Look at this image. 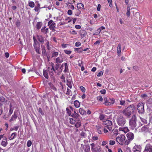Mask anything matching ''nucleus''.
I'll list each match as a JSON object with an SVG mask.
<instances>
[{
    "mask_svg": "<svg viewBox=\"0 0 152 152\" xmlns=\"http://www.w3.org/2000/svg\"><path fill=\"white\" fill-rule=\"evenodd\" d=\"M18 117V114L17 112H14L13 114L12 115L11 118L9 120V121L12 122L15 120Z\"/></svg>",
    "mask_w": 152,
    "mask_h": 152,
    "instance_id": "obj_16",
    "label": "nucleus"
},
{
    "mask_svg": "<svg viewBox=\"0 0 152 152\" xmlns=\"http://www.w3.org/2000/svg\"><path fill=\"white\" fill-rule=\"evenodd\" d=\"M116 122L117 124L120 126H123L126 122V118L122 115H119L117 118Z\"/></svg>",
    "mask_w": 152,
    "mask_h": 152,
    "instance_id": "obj_3",
    "label": "nucleus"
},
{
    "mask_svg": "<svg viewBox=\"0 0 152 152\" xmlns=\"http://www.w3.org/2000/svg\"><path fill=\"white\" fill-rule=\"evenodd\" d=\"M141 149L142 147L140 145H135L133 147L132 150L133 152H141Z\"/></svg>",
    "mask_w": 152,
    "mask_h": 152,
    "instance_id": "obj_13",
    "label": "nucleus"
},
{
    "mask_svg": "<svg viewBox=\"0 0 152 152\" xmlns=\"http://www.w3.org/2000/svg\"><path fill=\"white\" fill-rule=\"evenodd\" d=\"M104 115H101L99 117V119L100 120H103V121H104Z\"/></svg>",
    "mask_w": 152,
    "mask_h": 152,
    "instance_id": "obj_61",
    "label": "nucleus"
},
{
    "mask_svg": "<svg viewBox=\"0 0 152 152\" xmlns=\"http://www.w3.org/2000/svg\"><path fill=\"white\" fill-rule=\"evenodd\" d=\"M32 144V142L31 141L28 140V141L27 143V145L28 147H29L31 146Z\"/></svg>",
    "mask_w": 152,
    "mask_h": 152,
    "instance_id": "obj_54",
    "label": "nucleus"
},
{
    "mask_svg": "<svg viewBox=\"0 0 152 152\" xmlns=\"http://www.w3.org/2000/svg\"><path fill=\"white\" fill-rule=\"evenodd\" d=\"M118 130L120 131H123L125 133H126L129 131L128 128L126 127L119 128Z\"/></svg>",
    "mask_w": 152,
    "mask_h": 152,
    "instance_id": "obj_19",
    "label": "nucleus"
},
{
    "mask_svg": "<svg viewBox=\"0 0 152 152\" xmlns=\"http://www.w3.org/2000/svg\"><path fill=\"white\" fill-rule=\"evenodd\" d=\"M5 98L4 97L2 96L0 97V107L2 106L3 103L5 102Z\"/></svg>",
    "mask_w": 152,
    "mask_h": 152,
    "instance_id": "obj_30",
    "label": "nucleus"
},
{
    "mask_svg": "<svg viewBox=\"0 0 152 152\" xmlns=\"http://www.w3.org/2000/svg\"><path fill=\"white\" fill-rule=\"evenodd\" d=\"M104 103L105 105L106 106L111 105L110 102L109 101V100H107L106 97L104 98Z\"/></svg>",
    "mask_w": 152,
    "mask_h": 152,
    "instance_id": "obj_27",
    "label": "nucleus"
},
{
    "mask_svg": "<svg viewBox=\"0 0 152 152\" xmlns=\"http://www.w3.org/2000/svg\"><path fill=\"white\" fill-rule=\"evenodd\" d=\"M64 64L65 66V69L64 71V72H66L68 70V65H67V63H65Z\"/></svg>",
    "mask_w": 152,
    "mask_h": 152,
    "instance_id": "obj_42",
    "label": "nucleus"
},
{
    "mask_svg": "<svg viewBox=\"0 0 152 152\" xmlns=\"http://www.w3.org/2000/svg\"><path fill=\"white\" fill-rule=\"evenodd\" d=\"M8 144V142L7 141V139L5 137L3 139L1 142V145L2 146L4 147H6Z\"/></svg>",
    "mask_w": 152,
    "mask_h": 152,
    "instance_id": "obj_18",
    "label": "nucleus"
},
{
    "mask_svg": "<svg viewBox=\"0 0 152 152\" xmlns=\"http://www.w3.org/2000/svg\"><path fill=\"white\" fill-rule=\"evenodd\" d=\"M77 7L78 9H80L81 8L84 9V5L83 4L78 3L77 4Z\"/></svg>",
    "mask_w": 152,
    "mask_h": 152,
    "instance_id": "obj_26",
    "label": "nucleus"
},
{
    "mask_svg": "<svg viewBox=\"0 0 152 152\" xmlns=\"http://www.w3.org/2000/svg\"><path fill=\"white\" fill-rule=\"evenodd\" d=\"M34 49H35V50L36 51L37 53L39 54H40V46H35L34 47Z\"/></svg>",
    "mask_w": 152,
    "mask_h": 152,
    "instance_id": "obj_35",
    "label": "nucleus"
},
{
    "mask_svg": "<svg viewBox=\"0 0 152 152\" xmlns=\"http://www.w3.org/2000/svg\"><path fill=\"white\" fill-rule=\"evenodd\" d=\"M110 100L111 102V105H112L115 103V99L113 98H110Z\"/></svg>",
    "mask_w": 152,
    "mask_h": 152,
    "instance_id": "obj_56",
    "label": "nucleus"
},
{
    "mask_svg": "<svg viewBox=\"0 0 152 152\" xmlns=\"http://www.w3.org/2000/svg\"><path fill=\"white\" fill-rule=\"evenodd\" d=\"M67 13L68 15H71L72 14V11L71 10H68Z\"/></svg>",
    "mask_w": 152,
    "mask_h": 152,
    "instance_id": "obj_62",
    "label": "nucleus"
},
{
    "mask_svg": "<svg viewBox=\"0 0 152 152\" xmlns=\"http://www.w3.org/2000/svg\"><path fill=\"white\" fill-rule=\"evenodd\" d=\"M79 112L81 115H84L86 113L85 111L82 108L79 109Z\"/></svg>",
    "mask_w": 152,
    "mask_h": 152,
    "instance_id": "obj_40",
    "label": "nucleus"
},
{
    "mask_svg": "<svg viewBox=\"0 0 152 152\" xmlns=\"http://www.w3.org/2000/svg\"><path fill=\"white\" fill-rule=\"evenodd\" d=\"M42 25V23L41 22H38L36 25V27L37 29H39L41 27Z\"/></svg>",
    "mask_w": 152,
    "mask_h": 152,
    "instance_id": "obj_37",
    "label": "nucleus"
},
{
    "mask_svg": "<svg viewBox=\"0 0 152 152\" xmlns=\"http://www.w3.org/2000/svg\"><path fill=\"white\" fill-rule=\"evenodd\" d=\"M113 133L114 135L116 136L118 134V131L117 129L113 130Z\"/></svg>",
    "mask_w": 152,
    "mask_h": 152,
    "instance_id": "obj_63",
    "label": "nucleus"
},
{
    "mask_svg": "<svg viewBox=\"0 0 152 152\" xmlns=\"http://www.w3.org/2000/svg\"><path fill=\"white\" fill-rule=\"evenodd\" d=\"M66 111L67 113L70 116L71 115V111L68 107L66 108Z\"/></svg>",
    "mask_w": 152,
    "mask_h": 152,
    "instance_id": "obj_45",
    "label": "nucleus"
},
{
    "mask_svg": "<svg viewBox=\"0 0 152 152\" xmlns=\"http://www.w3.org/2000/svg\"><path fill=\"white\" fill-rule=\"evenodd\" d=\"M38 111L42 115H44V114L43 112L42 111V109L41 108H39L38 110Z\"/></svg>",
    "mask_w": 152,
    "mask_h": 152,
    "instance_id": "obj_51",
    "label": "nucleus"
},
{
    "mask_svg": "<svg viewBox=\"0 0 152 152\" xmlns=\"http://www.w3.org/2000/svg\"><path fill=\"white\" fill-rule=\"evenodd\" d=\"M33 39L34 41V43L33 44L34 47H35L37 46L39 47V46H40L39 43L37 41L35 37H33Z\"/></svg>",
    "mask_w": 152,
    "mask_h": 152,
    "instance_id": "obj_22",
    "label": "nucleus"
},
{
    "mask_svg": "<svg viewBox=\"0 0 152 152\" xmlns=\"http://www.w3.org/2000/svg\"><path fill=\"white\" fill-rule=\"evenodd\" d=\"M75 50L77 51L78 53H80L82 52L83 49L82 48L80 47V48H75Z\"/></svg>",
    "mask_w": 152,
    "mask_h": 152,
    "instance_id": "obj_44",
    "label": "nucleus"
},
{
    "mask_svg": "<svg viewBox=\"0 0 152 152\" xmlns=\"http://www.w3.org/2000/svg\"><path fill=\"white\" fill-rule=\"evenodd\" d=\"M147 97H148V95H147V94H142V95H141V97L142 98L145 99Z\"/></svg>",
    "mask_w": 152,
    "mask_h": 152,
    "instance_id": "obj_59",
    "label": "nucleus"
},
{
    "mask_svg": "<svg viewBox=\"0 0 152 152\" xmlns=\"http://www.w3.org/2000/svg\"><path fill=\"white\" fill-rule=\"evenodd\" d=\"M49 72H48V70H43V75L47 79H48V73Z\"/></svg>",
    "mask_w": 152,
    "mask_h": 152,
    "instance_id": "obj_25",
    "label": "nucleus"
},
{
    "mask_svg": "<svg viewBox=\"0 0 152 152\" xmlns=\"http://www.w3.org/2000/svg\"><path fill=\"white\" fill-rule=\"evenodd\" d=\"M72 18L71 17H69L66 18L65 20H68L67 23H70L72 20Z\"/></svg>",
    "mask_w": 152,
    "mask_h": 152,
    "instance_id": "obj_46",
    "label": "nucleus"
},
{
    "mask_svg": "<svg viewBox=\"0 0 152 152\" xmlns=\"http://www.w3.org/2000/svg\"><path fill=\"white\" fill-rule=\"evenodd\" d=\"M49 85L51 88L53 89L54 91H57L56 88L52 83L50 82L49 83Z\"/></svg>",
    "mask_w": 152,
    "mask_h": 152,
    "instance_id": "obj_32",
    "label": "nucleus"
},
{
    "mask_svg": "<svg viewBox=\"0 0 152 152\" xmlns=\"http://www.w3.org/2000/svg\"><path fill=\"white\" fill-rule=\"evenodd\" d=\"M135 108L134 104L130 105L123 110L122 113L127 118H129L131 114L134 112Z\"/></svg>",
    "mask_w": 152,
    "mask_h": 152,
    "instance_id": "obj_2",
    "label": "nucleus"
},
{
    "mask_svg": "<svg viewBox=\"0 0 152 152\" xmlns=\"http://www.w3.org/2000/svg\"><path fill=\"white\" fill-rule=\"evenodd\" d=\"M80 89L81 90V91L83 92L84 93L86 92V88L84 87L83 86H80Z\"/></svg>",
    "mask_w": 152,
    "mask_h": 152,
    "instance_id": "obj_52",
    "label": "nucleus"
},
{
    "mask_svg": "<svg viewBox=\"0 0 152 152\" xmlns=\"http://www.w3.org/2000/svg\"><path fill=\"white\" fill-rule=\"evenodd\" d=\"M51 57L53 58L54 57H57L58 55V52H56L55 51H53L52 52Z\"/></svg>",
    "mask_w": 152,
    "mask_h": 152,
    "instance_id": "obj_36",
    "label": "nucleus"
},
{
    "mask_svg": "<svg viewBox=\"0 0 152 152\" xmlns=\"http://www.w3.org/2000/svg\"><path fill=\"white\" fill-rule=\"evenodd\" d=\"M127 137V139L124 142L125 145H128L129 144L131 141L134 138V134L132 132H129L126 135Z\"/></svg>",
    "mask_w": 152,
    "mask_h": 152,
    "instance_id": "obj_6",
    "label": "nucleus"
},
{
    "mask_svg": "<svg viewBox=\"0 0 152 152\" xmlns=\"http://www.w3.org/2000/svg\"><path fill=\"white\" fill-rule=\"evenodd\" d=\"M115 143V141L114 140H110L109 141V144L111 145H114Z\"/></svg>",
    "mask_w": 152,
    "mask_h": 152,
    "instance_id": "obj_58",
    "label": "nucleus"
},
{
    "mask_svg": "<svg viewBox=\"0 0 152 152\" xmlns=\"http://www.w3.org/2000/svg\"><path fill=\"white\" fill-rule=\"evenodd\" d=\"M117 53L118 56L120 55L121 50V45L120 44H119L117 49Z\"/></svg>",
    "mask_w": 152,
    "mask_h": 152,
    "instance_id": "obj_24",
    "label": "nucleus"
},
{
    "mask_svg": "<svg viewBox=\"0 0 152 152\" xmlns=\"http://www.w3.org/2000/svg\"><path fill=\"white\" fill-rule=\"evenodd\" d=\"M80 148L82 151L84 150L85 152H90V146L89 145H83V144H81Z\"/></svg>",
    "mask_w": 152,
    "mask_h": 152,
    "instance_id": "obj_11",
    "label": "nucleus"
},
{
    "mask_svg": "<svg viewBox=\"0 0 152 152\" xmlns=\"http://www.w3.org/2000/svg\"><path fill=\"white\" fill-rule=\"evenodd\" d=\"M48 26H49V28L50 30L52 31H53L55 30L56 28V24L52 20H50L48 23Z\"/></svg>",
    "mask_w": 152,
    "mask_h": 152,
    "instance_id": "obj_10",
    "label": "nucleus"
},
{
    "mask_svg": "<svg viewBox=\"0 0 152 152\" xmlns=\"http://www.w3.org/2000/svg\"><path fill=\"white\" fill-rule=\"evenodd\" d=\"M74 105L76 108H78L80 106V103L78 100H76L74 102Z\"/></svg>",
    "mask_w": 152,
    "mask_h": 152,
    "instance_id": "obj_31",
    "label": "nucleus"
},
{
    "mask_svg": "<svg viewBox=\"0 0 152 152\" xmlns=\"http://www.w3.org/2000/svg\"><path fill=\"white\" fill-rule=\"evenodd\" d=\"M13 108L12 107V104H10V110L9 111V115H10L13 113Z\"/></svg>",
    "mask_w": 152,
    "mask_h": 152,
    "instance_id": "obj_29",
    "label": "nucleus"
},
{
    "mask_svg": "<svg viewBox=\"0 0 152 152\" xmlns=\"http://www.w3.org/2000/svg\"><path fill=\"white\" fill-rule=\"evenodd\" d=\"M81 13V11L79 9H76L75 15L76 16H79Z\"/></svg>",
    "mask_w": 152,
    "mask_h": 152,
    "instance_id": "obj_39",
    "label": "nucleus"
},
{
    "mask_svg": "<svg viewBox=\"0 0 152 152\" xmlns=\"http://www.w3.org/2000/svg\"><path fill=\"white\" fill-rule=\"evenodd\" d=\"M103 72H104L103 71L100 72L98 73L97 76L98 77H100L101 76H102L103 75Z\"/></svg>",
    "mask_w": 152,
    "mask_h": 152,
    "instance_id": "obj_60",
    "label": "nucleus"
},
{
    "mask_svg": "<svg viewBox=\"0 0 152 152\" xmlns=\"http://www.w3.org/2000/svg\"><path fill=\"white\" fill-rule=\"evenodd\" d=\"M144 104L142 102L139 103L137 106V109L138 110V113H142L144 111Z\"/></svg>",
    "mask_w": 152,
    "mask_h": 152,
    "instance_id": "obj_8",
    "label": "nucleus"
},
{
    "mask_svg": "<svg viewBox=\"0 0 152 152\" xmlns=\"http://www.w3.org/2000/svg\"><path fill=\"white\" fill-rule=\"evenodd\" d=\"M79 33L80 35L81 38L82 39L85 37L87 33L84 30L81 29Z\"/></svg>",
    "mask_w": 152,
    "mask_h": 152,
    "instance_id": "obj_17",
    "label": "nucleus"
},
{
    "mask_svg": "<svg viewBox=\"0 0 152 152\" xmlns=\"http://www.w3.org/2000/svg\"><path fill=\"white\" fill-rule=\"evenodd\" d=\"M91 149L92 152H100V147L96 146L94 143L90 144Z\"/></svg>",
    "mask_w": 152,
    "mask_h": 152,
    "instance_id": "obj_9",
    "label": "nucleus"
},
{
    "mask_svg": "<svg viewBox=\"0 0 152 152\" xmlns=\"http://www.w3.org/2000/svg\"><path fill=\"white\" fill-rule=\"evenodd\" d=\"M69 33L72 35H75L77 34V32L74 30L71 29Z\"/></svg>",
    "mask_w": 152,
    "mask_h": 152,
    "instance_id": "obj_38",
    "label": "nucleus"
},
{
    "mask_svg": "<svg viewBox=\"0 0 152 152\" xmlns=\"http://www.w3.org/2000/svg\"><path fill=\"white\" fill-rule=\"evenodd\" d=\"M37 38L38 41L42 44L44 43V38L41 35H37Z\"/></svg>",
    "mask_w": 152,
    "mask_h": 152,
    "instance_id": "obj_20",
    "label": "nucleus"
},
{
    "mask_svg": "<svg viewBox=\"0 0 152 152\" xmlns=\"http://www.w3.org/2000/svg\"><path fill=\"white\" fill-rule=\"evenodd\" d=\"M73 84L72 82L70 80H66V85L70 89H71L72 87V84Z\"/></svg>",
    "mask_w": 152,
    "mask_h": 152,
    "instance_id": "obj_23",
    "label": "nucleus"
},
{
    "mask_svg": "<svg viewBox=\"0 0 152 152\" xmlns=\"http://www.w3.org/2000/svg\"><path fill=\"white\" fill-rule=\"evenodd\" d=\"M97 99L99 100L100 101H102L103 100V98L102 96H99L97 97Z\"/></svg>",
    "mask_w": 152,
    "mask_h": 152,
    "instance_id": "obj_64",
    "label": "nucleus"
},
{
    "mask_svg": "<svg viewBox=\"0 0 152 152\" xmlns=\"http://www.w3.org/2000/svg\"><path fill=\"white\" fill-rule=\"evenodd\" d=\"M80 136L82 138L86 137V134L84 132H82L80 133Z\"/></svg>",
    "mask_w": 152,
    "mask_h": 152,
    "instance_id": "obj_47",
    "label": "nucleus"
},
{
    "mask_svg": "<svg viewBox=\"0 0 152 152\" xmlns=\"http://www.w3.org/2000/svg\"><path fill=\"white\" fill-rule=\"evenodd\" d=\"M28 5L30 7L33 8L35 6V4L33 1H29L28 2Z\"/></svg>",
    "mask_w": 152,
    "mask_h": 152,
    "instance_id": "obj_34",
    "label": "nucleus"
},
{
    "mask_svg": "<svg viewBox=\"0 0 152 152\" xmlns=\"http://www.w3.org/2000/svg\"><path fill=\"white\" fill-rule=\"evenodd\" d=\"M56 61L57 63H61L63 62V59L61 57H58L56 58Z\"/></svg>",
    "mask_w": 152,
    "mask_h": 152,
    "instance_id": "obj_33",
    "label": "nucleus"
},
{
    "mask_svg": "<svg viewBox=\"0 0 152 152\" xmlns=\"http://www.w3.org/2000/svg\"><path fill=\"white\" fill-rule=\"evenodd\" d=\"M97 129V132L99 134H101L102 133L103 129L100 126H99L96 127Z\"/></svg>",
    "mask_w": 152,
    "mask_h": 152,
    "instance_id": "obj_28",
    "label": "nucleus"
},
{
    "mask_svg": "<svg viewBox=\"0 0 152 152\" xmlns=\"http://www.w3.org/2000/svg\"><path fill=\"white\" fill-rule=\"evenodd\" d=\"M133 69L135 71H138V70H139V67L138 66H133Z\"/></svg>",
    "mask_w": 152,
    "mask_h": 152,
    "instance_id": "obj_50",
    "label": "nucleus"
},
{
    "mask_svg": "<svg viewBox=\"0 0 152 152\" xmlns=\"http://www.w3.org/2000/svg\"><path fill=\"white\" fill-rule=\"evenodd\" d=\"M15 24L18 27H19L21 25L20 22L19 20H18L15 22Z\"/></svg>",
    "mask_w": 152,
    "mask_h": 152,
    "instance_id": "obj_49",
    "label": "nucleus"
},
{
    "mask_svg": "<svg viewBox=\"0 0 152 152\" xmlns=\"http://www.w3.org/2000/svg\"><path fill=\"white\" fill-rule=\"evenodd\" d=\"M149 128L148 125H145L142 127L140 130V132L145 134L149 131Z\"/></svg>",
    "mask_w": 152,
    "mask_h": 152,
    "instance_id": "obj_14",
    "label": "nucleus"
},
{
    "mask_svg": "<svg viewBox=\"0 0 152 152\" xmlns=\"http://www.w3.org/2000/svg\"><path fill=\"white\" fill-rule=\"evenodd\" d=\"M42 8H39L35 6L34 10L35 12H37L38 13L40 12V10Z\"/></svg>",
    "mask_w": 152,
    "mask_h": 152,
    "instance_id": "obj_43",
    "label": "nucleus"
},
{
    "mask_svg": "<svg viewBox=\"0 0 152 152\" xmlns=\"http://www.w3.org/2000/svg\"><path fill=\"white\" fill-rule=\"evenodd\" d=\"M41 31L44 34H46L48 32V28H46L45 26H44L41 29Z\"/></svg>",
    "mask_w": 152,
    "mask_h": 152,
    "instance_id": "obj_21",
    "label": "nucleus"
},
{
    "mask_svg": "<svg viewBox=\"0 0 152 152\" xmlns=\"http://www.w3.org/2000/svg\"><path fill=\"white\" fill-rule=\"evenodd\" d=\"M49 42L48 41H47L46 44V47L47 48V49L48 50H50L51 49L50 47L49 46Z\"/></svg>",
    "mask_w": 152,
    "mask_h": 152,
    "instance_id": "obj_48",
    "label": "nucleus"
},
{
    "mask_svg": "<svg viewBox=\"0 0 152 152\" xmlns=\"http://www.w3.org/2000/svg\"><path fill=\"white\" fill-rule=\"evenodd\" d=\"M136 121L137 118L135 115H134L131 119L129 120V126L132 129H134L136 126Z\"/></svg>",
    "mask_w": 152,
    "mask_h": 152,
    "instance_id": "obj_5",
    "label": "nucleus"
},
{
    "mask_svg": "<svg viewBox=\"0 0 152 152\" xmlns=\"http://www.w3.org/2000/svg\"><path fill=\"white\" fill-rule=\"evenodd\" d=\"M126 137L123 134H121L119 135L116 139V141L120 144L122 145L124 144V142L125 140Z\"/></svg>",
    "mask_w": 152,
    "mask_h": 152,
    "instance_id": "obj_7",
    "label": "nucleus"
},
{
    "mask_svg": "<svg viewBox=\"0 0 152 152\" xmlns=\"http://www.w3.org/2000/svg\"><path fill=\"white\" fill-rule=\"evenodd\" d=\"M140 119L142 122L144 124H145L147 123V120L141 117H140Z\"/></svg>",
    "mask_w": 152,
    "mask_h": 152,
    "instance_id": "obj_57",
    "label": "nucleus"
},
{
    "mask_svg": "<svg viewBox=\"0 0 152 152\" xmlns=\"http://www.w3.org/2000/svg\"><path fill=\"white\" fill-rule=\"evenodd\" d=\"M142 152H152V145L149 143L147 144Z\"/></svg>",
    "mask_w": 152,
    "mask_h": 152,
    "instance_id": "obj_12",
    "label": "nucleus"
},
{
    "mask_svg": "<svg viewBox=\"0 0 152 152\" xmlns=\"http://www.w3.org/2000/svg\"><path fill=\"white\" fill-rule=\"evenodd\" d=\"M80 115L76 113L75 111H74V113L72 114L71 116L72 118H69V122L71 124H74L76 128H79L81 126V122L80 119L78 118Z\"/></svg>",
    "mask_w": 152,
    "mask_h": 152,
    "instance_id": "obj_1",
    "label": "nucleus"
},
{
    "mask_svg": "<svg viewBox=\"0 0 152 152\" xmlns=\"http://www.w3.org/2000/svg\"><path fill=\"white\" fill-rule=\"evenodd\" d=\"M66 94L69 95L70 96H71L72 95V93L71 91L68 88H67V92L66 93Z\"/></svg>",
    "mask_w": 152,
    "mask_h": 152,
    "instance_id": "obj_41",
    "label": "nucleus"
},
{
    "mask_svg": "<svg viewBox=\"0 0 152 152\" xmlns=\"http://www.w3.org/2000/svg\"><path fill=\"white\" fill-rule=\"evenodd\" d=\"M102 121L103 124L106 125L107 127L111 126L112 124V121L108 119L104 120Z\"/></svg>",
    "mask_w": 152,
    "mask_h": 152,
    "instance_id": "obj_15",
    "label": "nucleus"
},
{
    "mask_svg": "<svg viewBox=\"0 0 152 152\" xmlns=\"http://www.w3.org/2000/svg\"><path fill=\"white\" fill-rule=\"evenodd\" d=\"M125 104V101L124 100H121L120 101V104L122 105H124Z\"/></svg>",
    "mask_w": 152,
    "mask_h": 152,
    "instance_id": "obj_55",
    "label": "nucleus"
},
{
    "mask_svg": "<svg viewBox=\"0 0 152 152\" xmlns=\"http://www.w3.org/2000/svg\"><path fill=\"white\" fill-rule=\"evenodd\" d=\"M64 52L66 54H69L72 53V51L70 50H65L64 51Z\"/></svg>",
    "mask_w": 152,
    "mask_h": 152,
    "instance_id": "obj_53",
    "label": "nucleus"
},
{
    "mask_svg": "<svg viewBox=\"0 0 152 152\" xmlns=\"http://www.w3.org/2000/svg\"><path fill=\"white\" fill-rule=\"evenodd\" d=\"M51 67H49L48 69V70L49 72V75L51 78V81L55 82V80L54 76H53L54 73L56 72L55 69H54V64L52 63L51 64Z\"/></svg>",
    "mask_w": 152,
    "mask_h": 152,
    "instance_id": "obj_4",
    "label": "nucleus"
}]
</instances>
